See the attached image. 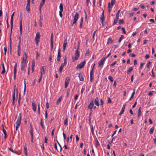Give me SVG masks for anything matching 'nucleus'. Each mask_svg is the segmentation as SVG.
<instances>
[{
  "instance_id": "f257e3e1",
  "label": "nucleus",
  "mask_w": 156,
  "mask_h": 156,
  "mask_svg": "<svg viewBox=\"0 0 156 156\" xmlns=\"http://www.w3.org/2000/svg\"><path fill=\"white\" fill-rule=\"evenodd\" d=\"M27 59V55L25 52H24L23 55V58L22 60L21 64V70H23L25 69V68L27 65L26 60Z\"/></svg>"
},
{
  "instance_id": "f03ea898",
  "label": "nucleus",
  "mask_w": 156,
  "mask_h": 156,
  "mask_svg": "<svg viewBox=\"0 0 156 156\" xmlns=\"http://www.w3.org/2000/svg\"><path fill=\"white\" fill-rule=\"evenodd\" d=\"M79 14L77 12H76L75 13V15L73 17V23L72 25V26H73L74 24L76 23V22L79 18Z\"/></svg>"
},
{
  "instance_id": "7ed1b4c3",
  "label": "nucleus",
  "mask_w": 156,
  "mask_h": 156,
  "mask_svg": "<svg viewBox=\"0 0 156 156\" xmlns=\"http://www.w3.org/2000/svg\"><path fill=\"white\" fill-rule=\"evenodd\" d=\"M66 59V56H65L64 57V62L63 63H62L61 64V66L59 69V71L60 73H61L63 67L64 66H66L67 64Z\"/></svg>"
},
{
  "instance_id": "20e7f679",
  "label": "nucleus",
  "mask_w": 156,
  "mask_h": 156,
  "mask_svg": "<svg viewBox=\"0 0 156 156\" xmlns=\"http://www.w3.org/2000/svg\"><path fill=\"white\" fill-rule=\"evenodd\" d=\"M41 35L39 32H37L36 34L35 37V41L36 44L37 46L38 45V43L40 41V37Z\"/></svg>"
},
{
  "instance_id": "39448f33",
  "label": "nucleus",
  "mask_w": 156,
  "mask_h": 156,
  "mask_svg": "<svg viewBox=\"0 0 156 156\" xmlns=\"http://www.w3.org/2000/svg\"><path fill=\"white\" fill-rule=\"evenodd\" d=\"M115 2V1L113 0H112L111 1V3H110L109 2L108 3V12L109 13H110L112 9V7L113 5L114 2Z\"/></svg>"
},
{
  "instance_id": "423d86ee",
  "label": "nucleus",
  "mask_w": 156,
  "mask_h": 156,
  "mask_svg": "<svg viewBox=\"0 0 156 156\" xmlns=\"http://www.w3.org/2000/svg\"><path fill=\"white\" fill-rule=\"evenodd\" d=\"M80 49V43L79 42L78 43V46L77 48V49L76 50L75 53V56L79 57L80 55V52L79 50Z\"/></svg>"
},
{
  "instance_id": "0eeeda50",
  "label": "nucleus",
  "mask_w": 156,
  "mask_h": 156,
  "mask_svg": "<svg viewBox=\"0 0 156 156\" xmlns=\"http://www.w3.org/2000/svg\"><path fill=\"white\" fill-rule=\"evenodd\" d=\"M86 63L85 61H84L83 62H81L80 64H78L77 66L76 69H81L83 68L84 67V66L85 65Z\"/></svg>"
},
{
  "instance_id": "6e6552de",
  "label": "nucleus",
  "mask_w": 156,
  "mask_h": 156,
  "mask_svg": "<svg viewBox=\"0 0 156 156\" xmlns=\"http://www.w3.org/2000/svg\"><path fill=\"white\" fill-rule=\"evenodd\" d=\"M20 34L22 35V18L20 19Z\"/></svg>"
},
{
  "instance_id": "1a4fd4ad",
  "label": "nucleus",
  "mask_w": 156,
  "mask_h": 156,
  "mask_svg": "<svg viewBox=\"0 0 156 156\" xmlns=\"http://www.w3.org/2000/svg\"><path fill=\"white\" fill-rule=\"evenodd\" d=\"M105 58H103V57L101 58V60L98 62V66L99 67H100L101 66L103 65L104 62H105Z\"/></svg>"
},
{
  "instance_id": "9d476101",
  "label": "nucleus",
  "mask_w": 156,
  "mask_h": 156,
  "mask_svg": "<svg viewBox=\"0 0 156 156\" xmlns=\"http://www.w3.org/2000/svg\"><path fill=\"white\" fill-rule=\"evenodd\" d=\"M70 80V78L69 77H66L65 81V87L66 88L68 85Z\"/></svg>"
},
{
  "instance_id": "9b49d317",
  "label": "nucleus",
  "mask_w": 156,
  "mask_h": 156,
  "mask_svg": "<svg viewBox=\"0 0 156 156\" xmlns=\"http://www.w3.org/2000/svg\"><path fill=\"white\" fill-rule=\"evenodd\" d=\"M21 113H20L19 114L18 117L16 122V124H20L21 121Z\"/></svg>"
},
{
  "instance_id": "f8f14e48",
  "label": "nucleus",
  "mask_w": 156,
  "mask_h": 156,
  "mask_svg": "<svg viewBox=\"0 0 156 156\" xmlns=\"http://www.w3.org/2000/svg\"><path fill=\"white\" fill-rule=\"evenodd\" d=\"M94 104L93 101L92 100L90 101V103L88 106L89 109H90V110H92L93 107H94Z\"/></svg>"
},
{
  "instance_id": "ddd939ff",
  "label": "nucleus",
  "mask_w": 156,
  "mask_h": 156,
  "mask_svg": "<svg viewBox=\"0 0 156 156\" xmlns=\"http://www.w3.org/2000/svg\"><path fill=\"white\" fill-rule=\"evenodd\" d=\"M14 12H13V13L12 14L11 16V33H12V29L13 27V17L14 16Z\"/></svg>"
},
{
  "instance_id": "4468645a",
  "label": "nucleus",
  "mask_w": 156,
  "mask_h": 156,
  "mask_svg": "<svg viewBox=\"0 0 156 156\" xmlns=\"http://www.w3.org/2000/svg\"><path fill=\"white\" fill-rule=\"evenodd\" d=\"M61 57L60 50L59 49L58 51V55L57 57V60L59 62L60 61Z\"/></svg>"
},
{
  "instance_id": "2eb2a0df",
  "label": "nucleus",
  "mask_w": 156,
  "mask_h": 156,
  "mask_svg": "<svg viewBox=\"0 0 156 156\" xmlns=\"http://www.w3.org/2000/svg\"><path fill=\"white\" fill-rule=\"evenodd\" d=\"M45 0H42L40 3V7L39 8V11L40 13L41 14V7L44 5V3Z\"/></svg>"
},
{
  "instance_id": "dca6fc26",
  "label": "nucleus",
  "mask_w": 156,
  "mask_h": 156,
  "mask_svg": "<svg viewBox=\"0 0 156 156\" xmlns=\"http://www.w3.org/2000/svg\"><path fill=\"white\" fill-rule=\"evenodd\" d=\"M94 103L97 106H99V99L98 97L95 98L94 100Z\"/></svg>"
},
{
  "instance_id": "f3484780",
  "label": "nucleus",
  "mask_w": 156,
  "mask_h": 156,
  "mask_svg": "<svg viewBox=\"0 0 156 156\" xmlns=\"http://www.w3.org/2000/svg\"><path fill=\"white\" fill-rule=\"evenodd\" d=\"M100 20L101 21V23L102 24V25H104V11L103 12L102 15L101 16V18H100Z\"/></svg>"
},
{
  "instance_id": "a211bd4d",
  "label": "nucleus",
  "mask_w": 156,
  "mask_h": 156,
  "mask_svg": "<svg viewBox=\"0 0 156 156\" xmlns=\"http://www.w3.org/2000/svg\"><path fill=\"white\" fill-rule=\"evenodd\" d=\"M32 109L35 112L36 111V104L34 102L32 103Z\"/></svg>"
},
{
  "instance_id": "6ab92c4d",
  "label": "nucleus",
  "mask_w": 156,
  "mask_h": 156,
  "mask_svg": "<svg viewBox=\"0 0 156 156\" xmlns=\"http://www.w3.org/2000/svg\"><path fill=\"white\" fill-rule=\"evenodd\" d=\"M50 41L51 43V51H52L53 48V37H51Z\"/></svg>"
},
{
  "instance_id": "aec40b11",
  "label": "nucleus",
  "mask_w": 156,
  "mask_h": 156,
  "mask_svg": "<svg viewBox=\"0 0 156 156\" xmlns=\"http://www.w3.org/2000/svg\"><path fill=\"white\" fill-rule=\"evenodd\" d=\"M45 68H44V66H43L42 67L41 69V75H43V74H44L45 73Z\"/></svg>"
},
{
  "instance_id": "412c9836",
  "label": "nucleus",
  "mask_w": 156,
  "mask_h": 156,
  "mask_svg": "<svg viewBox=\"0 0 156 156\" xmlns=\"http://www.w3.org/2000/svg\"><path fill=\"white\" fill-rule=\"evenodd\" d=\"M141 115V107H140L138 110V115L137 116L138 118L140 117V116Z\"/></svg>"
},
{
  "instance_id": "4be33fe9",
  "label": "nucleus",
  "mask_w": 156,
  "mask_h": 156,
  "mask_svg": "<svg viewBox=\"0 0 156 156\" xmlns=\"http://www.w3.org/2000/svg\"><path fill=\"white\" fill-rule=\"evenodd\" d=\"M79 57L75 56L72 57V61L73 62H75V61L78 59Z\"/></svg>"
},
{
  "instance_id": "5701e85b",
  "label": "nucleus",
  "mask_w": 156,
  "mask_h": 156,
  "mask_svg": "<svg viewBox=\"0 0 156 156\" xmlns=\"http://www.w3.org/2000/svg\"><path fill=\"white\" fill-rule=\"evenodd\" d=\"M113 42L112 40L110 38H109L107 42V44H111Z\"/></svg>"
},
{
  "instance_id": "b1692460",
  "label": "nucleus",
  "mask_w": 156,
  "mask_h": 156,
  "mask_svg": "<svg viewBox=\"0 0 156 156\" xmlns=\"http://www.w3.org/2000/svg\"><path fill=\"white\" fill-rule=\"evenodd\" d=\"M133 68L132 67H130L129 68L128 71L127 72V73L129 74L133 70Z\"/></svg>"
},
{
  "instance_id": "393cba45",
  "label": "nucleus",
  "mask_w": 156,
  "mask_h": 156,
  "mask_svg": "<svg viewBox=\"0 0 156 156\" xmlns=\"http://www.w3.org/2000/svg\"><path fill=\"white\" fill-rule=\"evenodd\" d=\"M79 77L80 81H83L84 80V79L83 77L81 74H79Z\"/></svg>"
},
{
  "instance_id": "a878e982",
  "label": "nucleus",
  "mask_w": 156,
  "mask_h": 156,
  "mask_svg": "<svg viewBox=\"0 0 156 156\" xmlns=\"http://www.w3.org/2000/svg\"><path fill=\"white\" fill-rule=\"evenodd\" d=\"M154 127H152L150 129V130L149 131V133L150 134H152L154 132Z\"/></svg>"
},
{
  "instance_id": "bb28decb",
  "label": "nucleus",
  "mask_w": 156,
  "mask_h": 156,
  "mask_svg": "<svg viewBox=\"0 0 156 156\" xmlns=\"http://www.w3.org/2000/svg\"><path fill=\"white\" fill-rule=\"evenodd\" d=\"M83 21V17L81 19V22L80 23V28H81L82 27Z\"/></svg>"
},
{
  "instance_id": "cd10ccee",
  "label": "nucleus",
  "mask_w": 156,
  "mask_h": 156,
  "mask_svg": "<svg viewBox=\"0 0 156 156\" xmlns=\"http://www.w3.org/2000/svg\"><path fill=\"white\" fill-rule=\"evenodd\" d=\"M59 7L60 9V11H63V6L62 4V3H61L60 4Z\"/></svg>"
},
{
  "instance_id": "c85d7f7f",
  "label": "nucleus",
  "mask_w": 156,
  "mask_h": 156,
  "mask_svg": "<svg viewBox=\"0 0 156 156\" xmlns=\"http://www.w3.org/2000/svg\"><path fill=\"white\" fill-rule=\"evenodd\" d=\"M24 152L26 155H27V147L26 146H24Z\"/></svg>"
},
{
  "instance_id": "c756f323",
  "label": "nucleus",
  "mask_w": 156,
  "mask_h": 156,
  "mask_svg": "<svg viewBox=\"0 0 156 156\" xmlns=\"http://www.w3.org/2000/svg\"><path fill=\"white\" fill-rule=\"evenodd\" d=\"M134 94H135V90H134V91H133V92L132 93L131 96L129 99V100L132 99L133 98Z\"/></svg>"
},
{
  "instance_id": "7c9ffc66",
  "label": "nucleus",
  "mask_w": 156,
  "mask_h": 156,
  "mask_svg": "<svg viewBox=\"0 0 156 156\" xmlns=\"http://www.w3.org/2000/svg\"><path fill=\"white\" fill-rule=\"evenodd\" d=\"M30 6L27 5L26 6V10L28 12H30Z\"/></svg>"
},
{
  "instance_id": "2f4dec72",
  "label": "nucleus",
  "mask_w": 156,
  "mask_h": 156,
  "mask_svg": "<svg viewBox=\"0 0 156 156\" xmlns=\"http://www.w3.org/2000/svg\"><path fill=\"white\" fill-rule=\"evenodd\" d=\"M15 89H14L12 95V101H15Z\"/></svg>"
},
{
  "instance_id": "473e14b6",
  "label": "nucleus",
  "mask_w": 156,
  "mask_h": 156,
  "mask_svg": "<svg viewBox=\"0 0 156 156\" xmlns=\"http://www.w3.org/2000/svg\"><path fill=\"white\" fill-rule=\"evenodd\" d=\"M68 119L67 118L65 119V120H64V125H68Z\"/></svg>"
},
{
  "instance_id": "72a5a7b5",
  "label": "nucleus",
  "mask_w": 156,
  "mask_h": 156,
  "mask_svg": "<svg viewBox=\"0 0 156 156\" xmlns=\"http://www.w3.org/2000/svg\"><path fill=\"white\" fill-rule=\"evenodd\" d=\"M67 43V40L66 39H65L64 42L63 44V46L66 47Z\"/></svg>"
},
{
  "instance_id": "f704fd0d",
  "label": "nucleus",
  "mask_w": 156,
  "mask_h": 156,
  "mask_svg": "<svg viewBox=\"0 0 156 156\" xmlns=\"http://www.w3.org/2000/svg\"><path fill=\"white\" fill-rule=\"evenodd\" d=\"M151 62L150 61L148 62L147 63V68L149 69L150 68V65L151 64Z\"/></svg>"
},
{
  "instance_id": "c9c22d12",
  "label": "nucleus",
  "mask_w": 156,
  "mask_h": 156,
  "mask_svg": "<svg viewBox=\"0 0 156 156\" xmlns=\"http://www.w3.org/2000/svg\"><path fill=\"white\" fill-rule=\"evenodd\" d=\"M118 20H119V18H116L114 20V23H113V24L115 25V24H116L117 23L118 21Z\"/></svg>"
},
{
  "instance_id": "e433bc0d",
  "label": "nucleus",
  "mask_w": 156,
  "mask_h": 156,
  "mask_svg": "<svg viewBox=\"0 0 156 156\" xmlns=\"http://www.w3.org/2000/svg\"><path fill=\"white\" fill-rule=\"evenodd\" d=\"M40 125L42 127V129H44V126L42 122V119H41Z\"/></svg>"
},
{
  "instance_id": "4c0bfd02",
  "label": "nucleus",
  "mask_w": 156,
  "mask_h": 156,
  "mask_svg": "<svg viewBox=\"0 0 156 156\" xmlns=\"http://www.w3.org/2000/svg\"><path fill=\"white\" fill-rule=\"evenodd\" d=\"M120 10L119 9L117 12V13L116 14V18H119V13L120 12Z\"/></svg>"
},
{
  "instance_id": "58836bf2",
  "label": "nucleus",
  "mask_w": 156,
  "mask_h": 156,
  "mask_svg": "<svg viewBox=\"0 0 156 156\" xmlns=\"http://www.w3.org/2000/svg\"><path fill=\"white\" fill-rule=\"evenodd\" d=\"M62 97H60L57 100L56 103L57 104H58L60 101L62 99Z\"/></svg>"
},
{
  "instance_id": "ea45409f",
  "label": "nucleus",
  "mask_w": 156,
  "mask_h": 156,
  "mask_svg": "<svg viewBox=\"0 0 156 156\" xmlns=\"http://www.w3.org/2000/svg\"><path fill=\"white\" fill-rule=\"evenodd\" d=\"M119 23L120 24H122L124 23V21L123 20H120L119 21Z\"/></svg>"
},
{
  "instance_id": "a19ab883",
  "label": "nucleus",
  "mask_w": 156,
  "mask_h": 156,
  "mask_svg": "<svg viewBox=\"0 0 156 156\" xmlns=\"http://www.w3.org/2000/svg\"><path fill=\"white\" fill-rule=\"evenodd\" d=\"M123 37H124L123 35H122L120 37V38L119 39V41H118L119 42V43H120V42H121V41H122V39L123 38Z\"/></svg>"
},
{
  "instance_id": "79ce46f5",
  "label": "nucleus",
  "mask_w": 156,
  "mask_h": 156,
  "mask_svg": "<svg viewBox=\"0 0 156 156\" xmlns=\"http://www.w3.org/2000/svg\"><path fill=\"white\" fill-rule=\"evenodd\" d=\"M90 75L94 76L93 68H92V69L91 70L90 73Z\"/></svg>"
},
{
  "instance_id": "37998d69",
  "label": "nucleus",
  "mask_w": 156,
  "mask_h": 156,
  "mask_svg": "<svg viewBox=\"0 0 156 156\" xmlns=\"http://www.w3.org/2000/svg\"><path fill=\"white\" fill-rule=\"evenodd\" d=\"M108 79L110 80L112 82L113 81V78L111 76H109L108 77Z\"/></svg>"
},
{
  "instance_id": "c03bdc74",
  "label": "nucleus",
  "mask_w": 156,
  "mask_h": 156,
  "mask_svg": "<svg viewBox=\"0 0 156 156\" xmlns=\"http://www.w3.org/2000/svg\"><path fill=\"white\" fill-rule=\"evenodd\" d=\"M154 91H150V92H149L148 95L149 96H151L154 93Z\"/></svg>"
},
{
  "instance_id": "a18cd8bd",
  "label": "nucleus",
  "mask_w": 156,
  "mask_h": 156,
  "mask_svg": "<svg viewBox=\"0 0 156 156\" xmlns=\"http://www.w3.org/2000/svg\"><path fill=\"white\" fill-rule=\"evenodd\" d=\"M17 66V63H16L14 66V71L16 72V67Z\"/></svg>"
},
{
  "instance_id": "49530a36",
  "label": "nucleus",
  "mask_w": 156,
  "mask_h": 156,
  "mask_svg": "<svg viewBox=\"0 0 156 156\" xmlns=\"http://www.w3.org/2000/svg\"><path fill=\"white\" fill-rule=\"evenodd\" d=\"M124 110H124L123 109H122L121 110V112H120V113L119 114V115H120L122 113H123L124 112Z\"/></svg>"
},
{
  "instance_id": "de8ad7c7",
  "label": "nucleus",
  "mask_w": 156,
  "mask_h": 156,
  "mask_svg": "<svg viewBox=\"0 0 156 156\" xmlns=\"http://www.w3.org/2000/svg\"><path fill=\"white\" fill-rule=\"evenodd\" d=\"M20 99H21L20 95V94L19 95V99H18V104H19V105H20Z\"/></svg>"
},
{
  "instance_id": "09e8293b",
  "label": "nucleus",
  "mask_w": 156,
  "mask_h": 156,
  "mask_svg": "<svg viewBox=\"0 0 156 156\" xmlns=\"http://www.w3.org/2000/svg\"><path fill=\"white\" fill-rule=\"evenodd\" d=\"M20 124H16V130H17L18 128H19L20 126Z\"/></svg>"
},
{
  "instance_id": "8fccbe9b",
  "label": "nucleus",
  "mask_w": 156,
  "mask_h": 156,
  "mask_svg": "<svg viewBox=\"0 0 156 156\" xmlns=\"http://www.w3.org/2000/svg\"><path fill=\"white\" fill-rule=\"evenodd\" d=\"M3 131L4 134H6V132L4 128L3 125Z\"/></svg>"
},
{
  "instance_id": "3c124183",
  "label": "nucleus",
  "mask_w": 156,
  "mask_h": 156,
  "mask_svg": "<svg viewBox=\"0 0 156 156\" xmlns=\"http://www.w3.org/2000/svg\"><path fill=\"white\" fill-rule=\"evenodd\" d=\"M63 12V11H59V15L62 18V12Z\"/></svg>"
},
{
  "instance_id": "603ef678",
  "label": "nucleus",
  "mask_w": 156,
  "mask_h": 156,
  "mask_svg": "<svg viewBox=\"0 0 156 156\" xmlns=\"http://www.w3.org/2000/svg\"><path fill=\"white\" fill-rule=\"evenodd\" d=\"M30 0H27V5L30 6Z\"/></svg>"
},
{
  "instance_id": "864d4df0",
  "label": "nucleus",
  "mask_w": 156,
  "mask_h": 156,
  "mask_svg": "<svg viewBox=\"0 0 156 156\" xmlns=\"http://www.w3.org/2000/svg\"><path fill=\"white\" fill-rule=\"evenodd\" d=\"M35 61L34 60H33L32 61V67L34 68L35 66Z\"/></svg>"
},
{
  "instance_id": "5fc2aeb1",
  "label": "nucleus",
  "mask_w": 156,
  "mask_h": 156,
  "mask_svg": "<svg viewBox=\"0 0 156 156\" xmlns=\"http://www.w3.org/2000/svg\"><path fill=\"white\" fill-rule=\"evenodd\" d=\"M141 8H142L143 9H144V8H145V7L144 6V5H143V4H141L139 6Z\"/></svg>"
},
{
  "instance_id": "6e6d98bb",
  "label": "nucleus",
  "mask_w": 156,
  "mask_h": 156,
  "mask_svg": "<svg viewBox=\"0 0 156 156\" xmlns=\"http://www.w3.org/2000/svg\"><path fill=\"white\" fill-rule=\"evenodd\" d=\"M96 31H97L96 30L93 33V41H94V36H95V33H96Z\"/></svg>"
},
{
  "instance_id": "4d7b16f0",
  "label": "nucleus",
  "mask_w": 156,
  "mask_h": 156,
  "mask_svg": "<svg viewBox=\"0 0 156 156\" xmlns=\"http://www.w3.org/2000/svg\"><path fill=\"white\" fill-rule=\"evenodd\" d=\"M116 61H115L113 63H112L110 65V66H113L114 65H115V64L116 63Z\"/></svg>"
},
{
  "instance_id": "13d9d810",
  "label": "nucleus",
  "mask_w": 156,
  "mask_h": 156,
  "mask_svg": "<svg viewBox=\"0 0 156 156\" xmlns=\"http://www.w3.org/2000/svg\"><path fill=\"white\" fill-rule=\"evenodd\" d=\"M122 30L123 33V34H125L126 33L125 28L124 27H122Z\"/></svg>"
},
{
  "instance_id": "bf43d9fd",
  "label": "nucleus",
  "mask_w": 156,
  "mask_h": 156,
  "mask_svg": "<svg viewBox=\"0 0 156 156\" xmlns=\"http://www.w3.org/2000/svg\"><path fill=\"white\" fill-rule=\"evenodd\" d=\"M129 55L130 56H131V57H135L136 56L135 54H133V53L130 54H129Z\"/></svg>"
},
{
  "instance_id": "052dcab7",
  "label": "nucleus",
  "mask_w": 156,
  "mask_h": 156,
  "mask_svg": "<svg viewBox=\"0 0 156 156\" xmlns=\"http://www.w3.org/2000/svg\"><path fill=\"white\" fill-rule=\"evenodd\" d=\"M134 14V12H131L129 14V16L130 17L132 16H133Z\"/></svg>"
},
{
  "instance_id": "680f3d73",
  "label": "nucleus",
  "mask_w": 156,
  "mask_h": 156,
  "mask_svg": "<svg viewBox=\"0 0 156 156\" xmlns=\"http://www.w3.org/2000/svg\"><path fill=\"white\" fill-rule=\"evenodd\" d=\"M150 57V55L148 54H147L145 55V58L146 59H147L149 58Z\"/></svg>"
},
{
  "instance_id": "e2e57ef3",
  "label": "nucleus",
  "mask_w": 156,
  "mask_h": 156,
  "mask_svg": "<svg viewBox=\"0 0 156 156\" xmlns=\"http://www.w3.org/2000/svg\"><path fill=\"white\" fill-rule=\"evenodd\" d=\"M111 102H112V100H111V99L110 98H108V103H111Z\"/></svg>"
},
{
  "instance_id": "0e129e2a",
  "label": "nucleus",
  "mask_w": 156,
  "mask_h": 156,
  "mask_svg": "<svg viewBox=\"0 0 156 156\" xmlns=\"http://www.w3.org/2000/svg\"><path fill=\"white\" fill-rule=\"evenodd\" d=\"M137 64V61L136 59H135L134 61V65L136 66Z\"/></svg>"
},
{
  "instance_id": "69168bd1",
  "label": "nucleus",
  "mask_w": 156,
  "mask_h": 156,
  "mask_svg": "<svg viewBox=\"0 0 156 156\" xmlns=\"http://www.w3.org/2000/svg\"><path fill=\"white\" fill-rule=\"evenodd\" d=\"M4 53H5V55H6V51H7V48L6 47H5L4 48Z\"/></svg>"
},
{
  "instance_id": "338daca9",
  "label": "nucleus",
  "mask_w": 156,
  "mask_h": 156,
  "mask_svg": "<svg viewBox=\"0 0 156 156\" xmlns=\"http://www.w3.org/2000/svg\"><path fill=\"white\" fill-rule=\"evenodd\" d=\"M46 106L47 108L48 109L49 108V104L48 103V102H47L46 103Z\"/></svg>"
},
{
  "instance_id": "774afa93",
  "label": "nucleus",
  "mask_w": 156,
  "mask_h": 156,
  "mask_svg": "<svg viewBox=\"0 0 156 156\" xmlns=\"http://www.w3.org/2000/svg\"><path fill=\"white\" fill-rule=\"evenodd\" d=\"M17 54L19 56L20 55V50H18L17 51Z\"/></svg>"
}]
</instances>
